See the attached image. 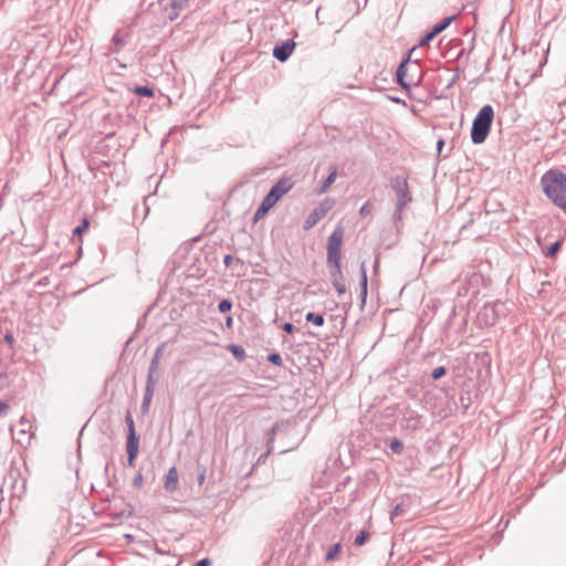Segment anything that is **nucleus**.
Instances as JSON below:
<instances>
[{
    "label": "nucleus",
    "instance_id": "dca6fc26",
    "mask_svg": "<svg viewBox=\"0 0 566 566\" xmlns=\"http://www.w3.org/2000/svg\"><path fill=\"white\" fill-rule=\"evenodd\" d=\"M274 206L269 200L263 198L260 207L258 208V210L255 212V219L262 218Z\"/></svg>",
    "mask_w": 566,
    "mask_h": 566
},
{
    "label": "nucleus",
    "instance_id": "f8f14e48",
    "mask_svg": "<svg viewBox=\"0 0 566 566\" xmlns=\"http://www.w3.org/2000/svg\"><path fill=\"white\" fill-rule=\"evenodd\" d=\"M179 476L176 467H171L165 475V490L167 492H175L178 488Z\"/></svg>",
    "mask_w": 566,
    "mask_h": 566
},
{
    "label": "nucleus",
    "instance_id": "a19ab883",
    "mask_svg": "<svg viewBox=\"0 0 566 566\" xmlns=\"http://www.w3.org/2000/svg\"><path fill=\"white\" fill-rule=\"evenodd\" d=\"M277 429H279V424H277V423H275V424L271 428V430H270V432H269V439H270V440H272V439H273V437L275 436V433H276Z\"/></svg>",
    "mask_w": 566,
    "mask_h": 566
},
{
    "label": "nucleus",
    "instance_id": "412c9836",
    "mask_svg": "<svg viewBox=\"0 0 566 566\" xmlns=\"http://www.w3.org/2000/svg\"><path fill=\"white\" fill-rule=\"evenodd\" d=\"M342 545L340 543H336L335 545L331 546L327 554L325 555V560L331 562L335 558V556L340 552Z\"/></svg>",
    "mask_w": 566,
    "mask_h": 566
},
{
    "label": "nucleus",
    "instance_id": "79ce46f5",
    "mask_svg": "<svg viewBox=\"0 0 566 566\" xmlns=\"http://www.w3.org/2000/svg\"><path fill=\"white\" fill-rule=\"evenodd\" d=\"M223 262H224V265H226V266H230V264L233 262V256H232L231 254H227V255L224 256Z\"/></svg>",
    "mask_w": 566,
    "mask_h": 566
},
{
    "label": "nucleus",
    "instance_id": "cd10ccee",
    "mask_svg": "<svg viewBox=\"0 0 566 566\" xmlns=\"http://www.w3.org/2000/svg\"><path fill=\"white\" fill-rule=\"evenodd\" d=\"M125 422L127 424L128 433H136L134 419L129 411H127L125 416Z\"/></svg>",
    "mask_w": 566,
    "mask_h": 566
},
{
    "label": "nucleus",
    "instance_id": "4be33fe9",
    "mask_svg": "<svg viewBox=\"0 0 566 566\" xmlns=\"http://www.w3.org/2000/svg\"><path fill=\"white\" fill-rule=\"evenodd\" d=\"M369 537H370L369 532H367V531H360V532L357 534V536L355 537V539H354V544H355L356 546H361V545H364V544L368 541V538H369Z\"/></svg>",
    "mask_w": 566,
    "mask_h": 566
},
{
    "label": "nucleus",
    "instance_id": "6e6552de",
    "mask_svg": "<svg viewBox=\"0 0 566 566\" xmlns=\"http://www.w3.org/2000/svg\"><path fill=\"white\" fill-rule=\"evenodd\" d=\"M401 426L409 431L419 430L423 426V417L417 411L408 410L402 417Z\"/></svg>",
    "mask_w": 566,
    "mask_h": 566
},
{
    "label": "nucleus",
    "instance_id": "1a4fd4ad",
    "mask_svg": "<svg viewBox=\"0 0 566 566\" xmlns=\"http://www.w3.org/2000/svg\"><path fill=\"white\" fill-rule=\"evenodd\" d=\"M139 450V438L136 433H128L127 442H126V451H127V465L134 467L135 460L138 455Z\"/></svg>",
    "mask_w": 566,
    "mask_h": 566
},
{
    "label": "nucleus",
    "instance_id": "c9c22d12",
    "mask_svg": "<svg viewBox=\"0 0 566 566\" xmlns=\"http://www.w3.org/2000/svg\"><path fill=\"white\" fill-rule=\"evenodd\" d=\"M371 210H373V205L370 203V201H366L359 209V214L367 216L371 212Z\"/></svg>",
    "mask_w": 566,
    "mask_h": 566
},
{
    "label": "nucleus",
    "instance_id": "4468645a",
    "mask_svg": "<svg viewBox=\"0 0 566 566\" xmlns=\"http://www.w3.org/2000/svg\"><path fill=\"white\" fill-rule=\"evenodd\" d=\"M457 15H451V17H447L444 18L442 21H440L439 23H437L433 28H432V32L438 35L439 33H441L443 30H446L450 24L451 22L455 19Z\"/></svg>",
    "mask_w": 566,
    "mask_h": 566
},
{
    "label": "nucleus",
    "instance_id": "c85d7f7f",
    "mask_svg": "<svg viewBox=\"0 0 566 566\" xmlns=\"http://www.w3.org/2000/svg\"><path fill=\"white\" fill-rule=\"evenodd\" d=\"M88 226V221L86 219H83L82 223L74 229L73 237H81L83 231L86 230Z\"/></svg>",
    "mask_w": 566,
    "mask_h": 566
},
{
    "label": "nucleus",
    "instance_id": "c03bdc74",
    "mask_svg": "<svg viewBox=\"0 0 566 566\" xmlns=\"http://www.w3.org/2000/svg\"><path fill=\"white\" fill-rule=\"evenodd\" d=\"M8 408V405L0 400V416L3 415Z\"/></svg>",
    "mask_w": 566,
    "mask_h": 566
},
{
    "label": "nucleus",
    "instance_id": "2f4dec72",
    "mask_svg": "<svg viewBox=\"0 0 566 566\" xmlns=\"http://www.w3.org/2000/svg\"><path fill=\"white\" fill-rule=\"evenodd\" d=\"M189 0H171L170 4L174 10H182L187 7Z\"/></svg>",
    "mask_w": 566,
    "mask_h": 566
},
{
    "label": "nucleus",
    "instance_id": "2eb2a0df",
    "mask_svg": "<svg viewBox=\"0 0 566 566\" xmlns=\"http://www.w3.org/2000/svg\"><path fill=\"white\" fill-rule=\"evenodd\" d=\"M306 322H311L316 326H323L324 325V316L322 314H316L314 312H308L305 316Z\"/></svg>",
    "mask_w": 566,
    "mask_h": 566
},
{
    "label": "nucleus",
    "instance_id": "a211bd4d",
    "mask_svg": "<svg viewBox=\"0 0 566 566\" xmlns=\"http://www.w3.org/2000/svg\"><path fill=\"white\" fill-rule=\"evenodd\" d=\"M154 391L155 390H150L149 388H145V394H144L143 402H142V409L145 412L148 411V409H149L151 399L154 397Z\"/></svg>",
    "mask_w": 566,
    "mask_h": 566
},
{
    "label": "nucleus",
    "instance_id": "49530a36",
    "mask_svg": "<svg viewBox=\"0 0 566 566\" xmlns=\"http://www.w3.org/2000/svg\"><path fill=\"white\" fill-rule=\"evenodd\" d=\"M360 297H361L363 303H365L366 302V297H367V289H361L360 290Z\"/></svg>",
    "mask_w": 566,
    "mask_h": 566
},
{
    "label": "nucleus",
    "instance_id": "3c124183",
    "mask_svg": "<svg viewBox=\"0 0 566 566\" xmlns=\"http://www.w3.org/2000/svg\"><path fill=\"white\" fill-rule=\"evenodd\" d=\"M20 433L25 434V433H27L25 428H21V429H20Z\"/></svg>",
    "mask_w": 566,
    "mask_h": 566
},
{
    "label": "nucleus",
    "instance_id": "72a5a7b5",
    "mask_svg": "<svg viewBox=\"0 0 566 566\" xmlns=\"http://www.w3.org/2000/svg\"><path fill=\"white\" fill-rule=\"evenodd\" d=\"M447 374V369L444 366H439L432 370V378L440 379Z\"/></svg>",
    "mask_w": 566,
    "mask_h": 566
},
{
    "label": "nucleus",
    "instance_id": "473e14b6",
    "mask_svg": "<svg viewBox=\"0 0 566 566\" xmlns=\"http://www.w3.org/2000/svg\"><path fill=\"white\" fill-rule=\"evenodd\" d=\"M165 11H166V14H167V18L170 20V21H174L175 19L178 18L179 15V11L178 10H174V8H171V4L169 3V7H166L165 8Z\"/></svg>",
    "mask_w": 566,
    "mask_h": 566
},
{
    "label": "nucleus",
    "instance_id": "ea45409f",
    "mask_svg": "<svg viewBox=\"0 0 566 566\" xmlns=\"http://www.w3.org/2000/svg\"><path fill=\"white\" fill-rule=\"evenodd\" d=\"M4 340L7 344L12 345L14 343V337H13L12 333H7L4 335Z\"/></svg>",
    "mask_w": 566,
    "mask_h": 566
},
{
    "label": "nucleus",
    "instance_id": "39448f33",
    "mask_svg": "<svg viewBox=\"0 0 566 566\" xmlns=\"http://www.w3.org/2000/svg\"><path fill=\"white\" fill-rule=\"evenodd\" d=\"M391 187L397 196L396 210L394 218L396 220L401 219L403 208L411 201V195L409 192L407 178L402 176H396L391 181Z\"/></svg>",
    "mask_w": 566,
    "mask_h": 566
},
{
    "label": "nucleus",
    "instance_id": "423d86ee",
    "mask_svg": "<svg viewBox=\"0 0 566 566\" xmlns=\"http://www.w3.org/2000/svg\"><path fill=\"white\" fill-rule=\"evenodd\" d=\"M335 201L333 199H325L314 208V210L304 220L303 228L305 230L312 229L334 207Z\"/></svg>",
    "mask_w": 566,
    "mask_h": 566
},
{
    "label": "nucleus",
    "instance_id": "ddd939ff",
    "mask_svg": "<svg viewBox=\"0 0 566 566\" xmlns=\"http://www.w3.org/2000/svg\"><path fill=\"white\" fill-rule=\"evenodd\" d=\"M337 169L334 167L326 179L323 181L322 186L318 189V193L322 195L327 191L332 184L336 180Z\"/></svg>",
    "mask_w": 566,
    "mask_h": 566
},
{
    "label": "nucleus",
    "instance_id": "8fccbe9b",
    "mask_svg": "<svg viewBox=\"0 0 566 566\" xmlns=\"http://www.w3.org/2000/svg\"><path fill=\"white\" fill-rule=\"evenodd\" d=\"M391 101L395 103H401L400 98H398V97H391Z\"/></svg>",
    "mask_w": 566,
    "mask_h": 566
},
{
    "label": "nucleus",
    "instance_id": "e433bc0d",
    "mask_svg": "<svg viewBox=\"0 0 566 566\" xmlns=\"http://www.w3.org/2000/svg\"><path fill=\"white\" fill-rule=\"evenodd\" d=\"M143 482H144V479H143V474L140 472H138L134 480H133V485L137 489H142L143 486Z\"/></svg>",
    "mask_w": 566,
    "mask_h": 566
},
{
    "label": "nucleus",
    "instance_id": "58836bf2",
    "mask_svg": "<svg viewBox=\"0 0 566 566\" xmlns=\"http://www.w3.org/2000/svg\"><path fill=\"white\" fill-rule=\"evenodd\" d=\"M282 329L289 334H292L295 329L294 325L290 322H286L282 325Z\"/></svg>",
    "mask_w": 566,
    "mask_h": 566
},
{
    "label": "nucleus",
    "instance_id": "09e8293b",
    "mask_svg": "<svg viewBox=\"0 0 566 566\" xmlns=\"http://www.w3.org/2000/svg\"><path fill=\"white\" fill-rule=\"evenodd\" d=\"M198 481H199V484L203 483V481H205V474L203 473L199 476Z\"/></svg>",
    "mask_w": 566,
    "mask_h": 566
},
{
    "label": "nucleus",
    "instance_id": "de8ad7c7",
    "mask_svg": "<svg viewBox=\"0 0 566 566\" xmlns=\"http://www.w3.org/2000/svg\"><path fill=\"white\" fill-rule=\"evenodd\" d=\"M232 323H233L232 317H231V316H228V317L226 318V324H227V326H228V327H231V326H232Z\"/></svg>",
    "mask_w": 566,
    "mask_h": 566
},
{
    "label": "nucleus",
    "instance_id": "7c9ffc66",
    "mask_svg": "<svg viewBox=\"0 0 566 566\" xmlns=\"http://www.w3.org/2000/svg\"><path fill=\"white\" fill-rule=\"evenodd\" d=\"M559 248H560V241H555V242H554V243H552V244H551V247L547 249V251H546V253H545V254H546V256H547V258H552V256H554V255L557 253V251L559 250Z\"/></svg>",
    "mask_w": 566,
    "mask_h": 566
},
{
    "label": "nucleus",
    "instance_id": "f03ea898",
    "mask_svg": "<svg viewBox=\"0 0 566 566\" xmlns=\"http://www.w3.org/2000/svg\"><path fill=\"white\" fill-rule=\"evenodd\" d=\"M544 195L560 210L566 212V172L549 169L541 177Z\"/></svg>",
    "mask_w": 566,
    "mask_h": 566
},
{
    "label": "nucleus",
    "instance_id": "20e7f679",
    "mask_svg": "<svg viewBox=\"0 0 566 566\" xmlns=\"http://www.w3.org/2000/svg\"><path fill=\"white\" fill-rule=\"evenodd\" d=\"M397 83L406 91L421 82L420 66L417 61L411 62L410 56L403 60L396 72Z\"/></svg>",
    "mask_w": 566,
    "mask_h": 566
},
{
    "label": "nucleus",
    "instance_id": "7ed1b4c3",
    "mask_svg": "<svg viewBox=\"0 0 566 566\" xmlns=\"http://www.w3.org/2000/svg\"><path fill=\"white\" fill-rule=\"evenodd\" d=\"M494 118V109L491 105H484L475 118L473 119L472 128H471V139L475 145L482 144L490 130Z\"/></svg>",
    "mask_w": 566,
    "mask_h": 566
},
{
    "label": "nucleus",
    "instance_id": "9b49d317",
    "mask_svg": "<svg viewBox=\"0 0 566 566\" xmlns=\"http://www.w3.org/2000/svg\"><path fill=\"white\" fill-rule=\"evenodd\" d=\"M128 36V32L124 29L117 30L111 41L109 52L118 53L125 45V39Z\"/></svg>",
    "mask_w": 566,
    "mask_h": 566
},
{
    "label": "nucleus",
    "instance_id": "393cba45",
    "mask_svg": "<svg viewBox=\"0 0 566 566\" xmlns=\"http://www.w3.org/2000/svg\"><path fill=\"white\" fill-rule=\"evenodd\" d=\"M156 371H151V369L148 370L147 381H146V388H149L150 390H155L158 379L155 377Z\"/></svg>",
    "mask_w": 566,
    "mask_h": 566
},
{
    "label": "nucleus",
    "instance_id": "6ab92c4d",
    "mask_svg": "<svg viewBox=\"0 0 566 566\" xmlns=\"http://www.w3.org/2000/svg\"><path fill=\"white\" fill-rule=\"evenodd\" d=\"M229 349L230 352L233 354V356L239 359V360H243L244 357H245V350L239 346V345H235V344H231L229 345Z\"/></svg>",
    "mask_w": 566,
    "mask_h": 566
},
{
    "label": "nucleus",
    "instance_id": "f704fd0d",
    "mask_svg": "<svg viewBox=\"0 0 566 566\" xmlns=\"http://www.w3.org/2000/svg\"><path fill=\"white\" fill-rule=\"evenodd\" d=\"M437 35L430 31L429 33H427L419 42V45L420 46H424V45H428L430 43V41H432Z\"/></svg>",
    "mask_w": 566,
    "mask_h": 566
},
{
    "label": "nucleus",
    "instance_id": "4c0bfd02",
    "mask_svg": "<svg viewBox=\"0 0 566 566\" xmlns=\"http://www.w3.org/2000/svg\"><path fill=\"white\" fill-rule=\"evenodd\" d=\"M403 513V507L401 504H397L394 510L391 511V520H394L395 517H398L400 515H402Z\"/></svg>",
    "mask_w": 566,
    "mask_h": 566
},
{
    "label": "nucleus",
    "instance_id": "0eeeda50",
    "mask_svg": "<svg viewBox=\"0 0 566 566\" xmlns=\"http://www.w3.org/2000/svg\"><path fill=\"white\" fill-rule=\"evenodd\" d=\"M293 187L290 178H281L275 185L272 186L268 195L264 197L273 206Z\"/></svg>",
    "mask_w": 566,
    "mask_h": 566
},
{
    "label": "nucleus",
    "instance_id": "b1692460",
    "mask_svg": "<svg viewBox=\"0 0 566 566\" xmlns=\"http://www.w3.org/2000/svg\"><path fill=\"white\" fill-rule=\"evenodd\" d=\"M390 450L396 454H400L403 451V443L398 438H394L390 441Z\"/></svg>",
    "mask_w": 566,
    "mask_h": 566
},
{
    "label": "nucleus",
    "instance_id": "bb28decb",
    "mask_svg": "<svg viewBox=\"0 0 566 566\" xmlns=\"http://www.w3.org/2000/svg\"><path fill=\"white\" fill-rule=\"evenodd\" d=\"M501 307H503V303H495L492 306H486L485 314L488 315V312H492L494 318L501 312ZM491 324H494V321L491 322Z\"/></svg>",
    "mask_w": 566,
    "mask_h": 566
},
{
    "label": "nucleus",
    "instance_id": "c756f323",
    "mask_svg": "<svg viewBox=\"0 0 566 566\" xmlns=\"http://www.w3.org/2000/svg\"><path fill=\"white\" fill-rule=\"evenodd\" d=\"M268 360L275 366H281L283 364V359L279 353H271L268 355Z\"/></svg>",
    "mask_w": 566,
    "mask_h": 566
},
{
    "label": "nucleus",
    "instance_id": "f3484780",
    "mask_svg": "<svg viewBox=\"0 0 566 566\" xmlns=\"http://www.w3.org/2000/svg\"><path fill=\"white\" fill-rule=\"evenodd\" d=\"M161 356H163V346L158 347L154 354V357H153V359L150 361V366H149V369H151V371L158 370Z\"/></svg>",
    "mask_w": 566,
    "mask_h": 566
},
{
    "label": "nucleus",
    "instance_id": "f257e3e1",
    "mask_svg": "<svg viewBox=\"0 0 566 566\" xmlns=\"http://www.w3.org/2000/svg\"><path fill=\"white\" fill-rule=\"evenodd\" d=\"M344 238V229L337 227L327 240V266L329 271V279L333 287L338 295H344L347 292L345 277L342 271V244Z\"/></svg>",
    "mask_w": 566,
    "mask_h": 566
},
{
    "label": "nucleus",
    "instance_id": "a18cd8bd",
    "mask_svg": "<svg viewBox=\"0 0 566 566\" xmlns=\"http://www.w3.org/2000/svg\"><path fill=\"white\" fill-rule=\"evenodd\" d=\"M209 565H210L209 560L207 558H203V559L197 562L195 566H209Z\"/></svg>",
    "mask_w": 566,
    "mask_h": 566
},
{
    "label": "nucleus",
    "instance_id": "9d476101",
    "mask_svg": "<svg viewBox=\"0 0 566 566\" xmlns=\"http://www.w3.org/2000/svg\"><path fill=\"white\" fill-rule=\"evenodd\" d=\"M294 49L295 42L291 39L286 40L281 45H276L273 49V56L280 62H285L291 56Z\"/></svg>",
    "mask_w": 566,
    "mask_h": 566
},
{
    "label": "nucleus",
    "instance_id": "a878e982",
    "mask_svg": "<svg viewBox=\"0 0 566 566\" xmlns=\"http://www.w3.org/2000/svg\"><path fill=\"white\" fill-rule=\"evenodd\" d=\"M231 308H232V302L228 298L221 300L218 304V310L221 313H228L231 311Z\"/></svg>",
    "mask_w": 566,
    "mask_h": 566
},
{
    "label": "nucleus",
    "instance_id": "37998d69",
    "mask_svg": "<svg viewBox=\"0 0 566 566\" xmlns=\"http://www.w3.org/2000/svg\"><path fill=\"white\" fill-rule=\"evenodd\" d=\"M443 146H444V140H443V139H439V140L437 142V151H438V154H440V153H441V150H442Z\"/></svg>",
    "mask_w": 566,
    "mask_h": 566
},
{
    "label": "nucleus",
    "instance_id": "aec40b11",
    "mask_svg": "<svg viewBox=\"0 0 566 566\" xmlns=\"http://www.w3.org/2000/svg\"><path fill=\"white\" fill-rule=\"evenodd\" d=\"M133 92L136 94V95H139V96H145V97H153L154 96V91L148 87V86H136Z\"/></svg>",
    "mask_w": 566,
    "mask_h": 566
},
{
    "label": "nucleus",
    "instance_id": "5701e85b",
    "mask_svg": "<svg viewBox=\"0 0 566 566\" xmlns=\"http://www.w3.org/2000/svg\"><path fill=\"white\" fill-rule=\"evenodd\" d=\"M368 277H367V269L365 262L360 264V290L367 289Z\"/></svg>",
    "mask_w": 566,
    "mask_h": 566
}]
</instances>
